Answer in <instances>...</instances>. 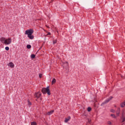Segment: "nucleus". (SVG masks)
Listing matches in <instances>:
<instances>
[{
    "label": "nucleus",
    "mask_w": 125,
    "mask_h": 125,
    "mask_svg": "<svg viewBox=\"0 0 125 125\" xmlns=\"http://www.w3.org/2000/svg\"><path fill=\"white\" fill-rule=\"evenodd\" d=\"M42 92L43 94H46L47 93L48 95H50V90H49V86L46 88H42Z\"/></svg>",
    "instance_id": "nucleus-1"
},
{
    "label": "nucleus",
    "mask_w": 125,
    "mask_h": 125,
    "mask_svg": "<svg viewBox=\"0 0 125 125\" xmlns=\"http://www.w3.org/2000/svg\"><path fill=\"white\" fill-rule=\"evenodd\" d=\"M12 42V40H11V38H8L4 42V43L5 44V45H7L8 44H10Z\"/></svg>",
    "instance_id": "nucleus-2"
},
{
    "label": "nucleus",
    "mask_w": 125,
    "mask_h": 125,
    "mask_svg": "<svg viewBox=\"0 0 125 125\" xmlns=\"http://www.w3.org/2000/svg\"><path fill=\"white\" fill-rule=\"evenodd\" d=\"M34 33V30L33 29H29L25 31V35L29 36L32 35Z\"/></svg>",
    "instance_id": "nucleus-3"
},
{
    "label": "nucleus",
    "mask_w": 125,
    "mask_h": 125,
    "mask_svg": "<svg viewBox=\"0 0 125 125\" xmlns=\"http://www.w3.org/2000/svg\"><path fill=\"white\" fill-rule=\"evenodd\" d=\"M113 99V97H110V98L107 99L105 101H104L101 104V105L103 106V105L105 104H107V103H108L110 100H112V99Z\"/></svg>",
    "instance_id": "nucleus-4"
},
{
    "label": "nucleus",
    "mask_w": 125,
    "mask_h": 125,
    "mask_svg": "<svg viewBox=\"0 0 125 125\" xmlns=\"http://www.w3.org/2000/svg\"><path fill=\"white\" fill-rule=\"evenodd\" d=\"M41 95H42V93L38 92L35 93L34 96H35V98H37L38 99L40 98V97H41Z\"/></svg>",
    "instance_id": "nucleus-5"
},
{
    "label": "nucleus",
    "mask_w": 125,
    "mask_h": 125,
    "mask_svg": "<svg viewBox=\"0 0 125 125\" xmlns=\"http://www.w3.org/2000/svg\"><path fill=\"white\" fill-rule=\"evenodd\" d=\"M54 112V110H52L51 111H50L47 112L46 114V115H48V116H50V115H52V114H53Z\"/></svg>",
    "instance_id": "nucleus-6"
},
{
    "label": "nucleus",
    "mask_w": 125,
    "mask_h": 125,
    "mask_svg": "<svg viewBox=\"0 0 125 125\" xmlns=\"http://www.w3.org/2000/svg\"><path fill=\"white\" fill-rule=\"evenodd\" d=\"M121 112V109L120 108H117V110L116 111V115L117 117H119L120 116V113Z\"/></svg>",
    "instance_id": "nucleus-7"
},
{
    "label": "nucleus",
    "mask_w": 125,
    "mask_h": 125,
    "mask_svg": "<svg viewBox=\"0 0 125 125\" xmlns=\"http://www.w3.org/2000/svg\"><path fill=\"white\" fill-rule=\"evenodd\" d=\"M70 120H71V117L68 116L67 118H66L65 120H64V123H68V122H69V121H70Z\"/></svg>",
    "instance_id": "nucleus-8"
},
{
    "label": "nucleus",
    "mask_w": 125,
    "mask_h": 125,
    "mask_svg": "<svg viewBox=\"0 0 125 125\" xmlns=\"http://www.w3.org/2000/svg\"><path fill=\"white\" fill-rule=\"evenodd\" d=\"M6 39H5V38L4 37H2L0 38V42H2V43H4V41L6 40Z\"/></svg>",
    "instance_id": "nucleus-9"
},
{
    "label": "nucleus",
    "mask_w": 125,
    "mask_h": 125,
    "mask_svg": "<svg viewBox=\"0 0 125 125\" xmlns=\"http://www.w3.org/2000/svg\"><path fill=\"white\" fill-rule=\"evenodd\" d=\"M8 66H9V67H10L11 68H14V64H13V63H9L8 64Z\"/></svg>",
    "instance_id": "nucleus-10"
},
{
    "label": "nucleus",
    "mask_w": 125,
    "mask_h": 125,
    "mask_svg": "<svg viewBox=\"0 0 125 125\" xmlns=\"http://www.w3.org/2000/svg\"><path fill=\"white\" fill-rule=\"evenodd\" d=\"M27 37L30 39V40H33L34 39V36L32 34L27 35Z\"/></svg>",
    "instance_id": "nucleus-11"
},
{
    "label": "nucleus",
    "mask_w": 125,
    "mask_h": 125,
    "mask_svg": "<svg viewBox=\"0 0 125 125\" xmlns=\"http://www.w3.org/2000/svg\"><path fill=\"white\" fill-rule=\"evenodd\" d=\"M125 102H123L121 104V107L122 108H124V107H125Z\"/></svg>",
    "instance_id": "nucleus-12"
},
{
    "label": "nucleus",
    "mask_w": 125,
    "mask_h": 125,
    "mask_svg": "<svg viewBox=\"0 0 125 125\" xmlns=\"http://www.w3.org/2000/svg\"><path fill=\"white\" fill-rule=\"evenodd\" d=\"M56 83V80L55 78H54L53 79L52 81V84H53V83Z\"/></svg>",
    "instance_id": "nucleus-13"
},
{
    "label": "nucleus",
    "mask_w": 125,
    "mask_h": 125,
    "mask_svg": "<svg viewBox=\"0 0 125 125\" xmlns=\"http://www.w3.org/2000/svg\"><path fill=\"white\" fill-rule=\"evenodd\" d=\"M27 48H28V49H30V48H31V47H32V46H31V45L30 44H28L26 46Z\"/></svg>",
    "instance_id": "nucleus-14"
},
{
    "label": "nucleus",
    "mask_w": 125,
    "mask_h": 125,
    "mask_svg": "<svg viewBox=\"0 0 125 125\" xmlns=\"http://www.w3.org/2000/svg\"><path fill=\"white\" fill-rule=\"evenodd\" d=\"M122 123H124V122H125V117H124V115L122 116Z\"/></svg>",
    "instance_id": "nucleus-15"
},
{
    "label": "nucleus",
    "mask_w": 125,
    "mask_h": 125,
    "mask_svg": "<svg viewBox=\"0 0 125 125\" xmlns=\"http://www.w3.org/2000/svg\"><path fill=\"white\" fill-rule=\"evenodd\" d=\"M31 125H37V123L36 122H32L31 123Z\"/></svg>",
    "instance_id": "nucleus-16"
},
{
    "label": "nucleus",
    "mask_w": 125,
    "mask_h": 125,
    "mask_svg": "<svg viewBox=\"0 0 125 125\" xmlns=\"http://www.w3.org/2000/svg\"><path fill=\"white\" fill-rule=\"evenodd\" d=\"M35 57H36V55H35V54H32L31 55V58H32L33 59H34V58H35Z\"/></svg>",
    "instance_id": "nucleus-17"
},
{
    "label": "nucleus",
    "mask_w": 125,
    "mask_h": 125,
    "mask_svg": "<svg viewBox=\"0 0 125 125\" xmlns=\"http://www.w3.org/2000/svg\"><path fill=\"white\" fill-rule=\"evenodd\" d=\"M111 117H113L114 119H116L117 118V116L115 115V114H111Z\"/></svg>",
    "instance_id": "nucleus-18"
},
{
    "label": "nucleus",
    "mask_w": 125,
    "mask_h": 125,
    "mask_svg": "<svg viewBox=\"0 0 125 125\" xmlns=\"http://www.w3.org/2000/svg\"><path fill=\"white\" fill-rule=\"evenodd\" d=\"M5 50H7V51L9 50V47H8V46L5 47Z\"/></svg>",
    "instance_id": "nucleus-19"
},
{
    "label": "nucleus",
    "mask_w": 125,
    "mask_h": 125,
    "mask_svg": "<svg viewBox=\"0 0 125 125\" xmlns=\"http://www.w3.org/2000/svg\"><path fill=\"white\" fill-rule=\"evenodd\" d=\"M87 111L88 112H90L91 111V107H88Z\"/></svg>",
    "instance_id": "nucleus-20"
},
{
    "label": "nucleus",
    "mask_w": 125,
    "mask_h": 125,
    "mask_svg": "<svg viewBox=\"0 0 125 125\" xmlns=\"http://www.w3.org/2000/svg\"><path fill=\"white\" fill-rule=\"evenodd\" d=\"M110 112H111L112 113H115L116 111H115V110L114 109H111Z\"/></svg>",
    "instance_id": "nucleus-21"
},
{
    "label": "nucleus",
    "mask_w": 125,
    "mask_h": 125,
    "mask_svg": "<svg viewBox=\"0 0 125 125\" xmlns=\"http://www.w3.org/2000/svg\"><path fill=\"white\" fill-rule=\"evenodd\" d=\"M107 124L108 125H112V123L111 122V121H108L107 122Z\"/></svg>",
    "instance_id": "nucleus-22"
},
{
    "label": "nucleus",
    "mask_w": 125,
    "mask_h": 125,
    "mask_svg": "<svg viewBox=\"0 0 125 125\" xmlns=\"http://www.w3.org/2000/svg\"><path fill=\"white\" fill-rule=\"evenodd\" d=\"M56 42H57V41L56 40H54L53 41V44H55V43H56Z\"/></svg>",
    "instance_id": "nucleus-23"
},
{
    "label": "nucleus",
    "mask_w": 125,
    "mask_h": 125,
    "mask_svg": "<svg viewBox=\"0 0 125 125\" xmlns=\"http://www.w3.org/2000/svg\"><path fill=\"white\" fill-rule=\"evenodd\" d=\"M28 105H31V102H30V101H28Z\"/></svg>",
    "instance_id": "nucleus-24"
},
{
    "label": "nucleus",
    "mask_w": 125,
    "mask_h": 125,
    "mask_svg": "<svg viewBox=\"0 0 125 125\" xmlns=\"http://www.w3.org/2000/svg\"><path fill=\"white\" fill-rule=\"evenodd\" d=\"M39 77H40V78H42V75L40 74Z\"/></svg>",
    "instance_id": "nucleus-25"
},
{
    "label": "nucleus",
    "mask_w": 125,
    "mask_h": 125,
    "mask_svg": "<svg viewBox=\"0 0 125 125\" xmlns=\"http://www.w3.org/2000/svg\"><path fill=\"white\" fill-rule=\"evenodd\" d=\"M47 35L49 36H50V35H51V34L50 33V32H48Z\"/></svg>",
    "instance_id": "nucleus-26"
},
{
    "label": "nucleus",
    "mask_w": 125,
    "mask_h": 125,
    "mask_svg": "<svg viewBox=\"0 0 125 125\" xmlns=\"http://www.w3.org/2000/svg\"><path fill=\"white\" fill-rule=\"evenodd\" d=\"M91 121V120H89V119L88 120V122L89 123H90Z\"/></svg>",
    "instance_id": "nucleus-27"
},
{
    "label": "nucleus",
    "mask_w": 125,
    "mask_h": 125,
    "mask_svg": "<svg viewBox=\"0 0 125 125\" xmlns=\"http://www.w3.org/2000/svg\"><path fill=\"white\" fill-rule=\"evenodd\" d=\"M66 63H68V62H66Z\"/></svg>",
    "instance_id": "nucleus-28"
},
{
    "label": "nucleus",
    "mask_w": 125,
    "mask_h": 125,
    "mask_svg": "<svg viewBox=\"0 0 125 125\" xmlns=\"http://www.w3.org/2000/svg\"><path fill=\"white\" fill-rule=\"evenodd\" d=\"M10 63H12V62H11Z\"/></svg>",
    "instance_id": "nucleus-29"
}]
</instances>
